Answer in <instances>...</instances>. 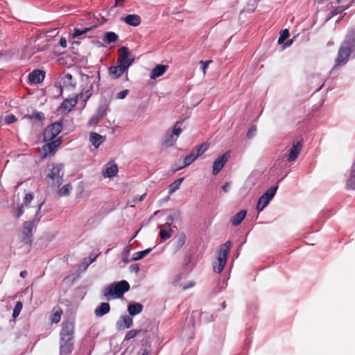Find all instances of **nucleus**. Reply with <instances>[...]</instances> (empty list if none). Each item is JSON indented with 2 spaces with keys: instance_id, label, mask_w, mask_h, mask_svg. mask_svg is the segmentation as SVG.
Here are the masks:
<instances>
[{
  "instance_id": "nucleus-40",
  "label": "nucleus",
  "mask_w": 355,
  "mask_h": 355,
  "mask_svg": "<svg viewBox=\"0 0 355 355\" xmlns=\"http://www.w3.org/2000/svg\"><path fill=\"white\" fill-rule=\"evenodd\" d=\"M171 228H168V230H167L166 228H164L163 226H160V232H159V236L162 240L166 241V239H169L171 236Z\"/></svg>"
},
{
  "instance_id": "nucleus-57",
  "label": "nucleus",
  "mask_w": 355,
  "mask_h": 355,
  "mask_svg": "<svg viewBox=\"0 0 355 355\" xmlns=\"http://www.w3.org/2000/svg\"><path fill=\"white\" fill-rule=\"evenodd\" d=\"M229 187H230V184L228 182H226L223 187H222V189L225 191V192H227L229 191Z\"/></svg>"
},
{
  "instance_id": "nucleus-34",
  "label": "nucleus",
  "mask_w": 355,
  "mask_h": 355,
  "mask_svg": "<svg viewBox=\"0 0 355 355\" xmlns=\"http://www.w3.org/2000/svg\"><path fill=\"white\" fill-rule=\"evenodd\" d=\"M175 246L178 250H180L185 243L186 236L184 234H179L174 238Z\"/></svg>"
},
{
  "instance_id": "nucleus-16",
  "label": "nucleus",
  "mask_w": 355,
  "mask_h": 355,
  "mask_svg": "<svg viewBox=\"0 0 355 355\" xmlns=\"http://www.w3.org/2000/svg\"><path fill=\"white\" fill-rule=\"evenodd\" d=\"M78 96L73 98H66L59 107V110L69 113L76 105L78 101Z\"/></svg>"
},
{
  "instance_id": "nucleus-41",
  "label": "nucleus",
  "mask_w": 355,
  "mask_h": 355,
  "mask_svg": "<svg viewBox=\"0 0 355 355\" xmlns=\"http://www.w3.org/2000/svg\"><path fill=\"white\" fill-rule=\"evenodd\" d=\"M24 118H27L29 120L37 119L38 121H42L44 119V114L42 112L35 111L31 115H25Z\"/></svg>"
},
{
  "instance_id": "nucleus-25",
  "label": "nucleus",
  "mask_w": 355,
  "mask_h": 355,
  "mask_svg": "<svg viewBox=\"0 0 355 355\" xmlns=\"http://www.w3.org/2000/svg\"><path fill=\"white\" fill-rule=\"evenodd\" d=\"M110 310V306L109 303L103 302L100 304L99 306H98L95 309L94 313L97 317H102L104 315L109 313Z\"/></svg>"
},
{
  "instance_id": "nucleus-12",
  "label": "nucleus",
  "mask_w": 355,
  "mask_h": 355,
  "mask_svg": "<svg viewBox=\"0 0 355 355\" xmlns=\"http://www.w3.org/2000/svg\"><path fill=\"white\" fill-rule=\"evenodd\" d=\"M230 157V153L227 151L214 162L212 173L214 175H216L222 170Z\"/></svg>"
},
{
  "instance_id": "nucleus-32",
  "label": "nucleus",
  "mask_w": 355,
  "mask_h": 355,
  "mask_svg": "<svg viewBox=\"0 0 355 355\" xmlns=\"http://www.w3.org/2000/svg\"><path fill=\"white\" fill-rule=\"evenodd\" d=\"M63 83L66 87L74 88L76 85V81L74 80L71 74L67 73L63 78Z\"/></svg>"
},
{
  "instance_id": "nucleus-45",
  "label": "nucleus",
  "mask_w": 355,
  "mask_h": 355,
  "mask_svg": "<svg viewBox=\"0 0 355 355\" xmlns=\"http://www.w3.org/2000/svg\"><path fill=\"white\" fill-rule=\"evenodd\" d=\"M105 115V112L104 110H99L98 112V114L97 115L92 118L91 121L94 123H98L103 117Z\"/></svg>"
},
{
  "instance_id": "nucleus-47",
  "label": "nucleus",
  "mask_w": 355,
  "mask_h": 355,
  "mask_svg": "<svg viewBox=\"0 0 355 355\" xmlns=\"http://www.w3.org/2000/svg\"><path fill=\"white\" fill-rule=\"evenodd\" d=\"M211 62H212V60H206V61H202V60H201V61L200 62V68H201V69L202 70L204 75L206 73V70H207V67H208L209 64L210 63H211Z\"/></svg>"
},
{
  "instance_id": "nucleus-2",
  "label": "nucleus",
  "mask_w": 355,
  "mask_h": 355,
  "mask_svg": "<svg viewBox=\"0 0 355 355\" xmlns=\"http://www.w3.org/2000/svg\"><path fill=\"white\" fill-rule=\"evenodd\" d=\"M46 179L49 184L58 187L63 182L64 166L62 164H51L49 166Z\"/></svg>"
},
{
  "instance_id": "nucleus-35",
  "label": "nucleus",
  "mask_w": 355,
  "mask_h": 355,
  "mask_svg": "<svg viewBox=\"0 0 355 355\" xmlns=\"http://www.w3.org/2000/svg\"><path fill=\"white\" fill-rule=\"evenodd\" d=\"M184 178H180L178 180H175L173 182H172L168 187V192L169 193H173L175 191H176L180 187L182 182H183Z\"/></svg>"
},
{
  "instance_id": "nucleus-22",
  "label": "nucleus",
  "mask_w": 355,
  "mask_h": 355,
  "mask_svg": "<svg viewBox=\"0 0 355 355\" xmlns=\"http://www.w3.org/2000/svg\"><path fill=\"white\" fill-rule=\"evenodd\" d=\"M168 68V65L158 64L151 71L150 78L155 79L162 76Z\"/></svg>"
},
{
  "instance_id": "nucleus-4",
  "label": "nucleus",
  "mask_w": 355,
  "mask_h": 355,
  "mask_svg": "<svg viewBox=\"0 0 355 355\" xmlns=\"http://www.w3.org/2000/svg\"><path fill=\"white\" fill-rule=\"evenodd\" d=\"M183 121H177L172 131H168L162 139V144L166 147L173 146L182 132L181 125Z\"/></svg>"
},
{
  "instance_id": "nucleus-38",
  "label": "nucleus",
  "mask_w": 355,
  "mask_h": 355,
  "mask_svg": "<svg viewBox=\"0 0 355 355\" xmlns=\"http://www.w3.org/2000/svg\"><path fill=\"white\" fill-rule=\"evenodd\" d=\"M152 248H148L143 251L137 252L134 253L132 256V259L135 261L140 260L143 259L144 257H146L148 254H149Z\"/></svg>"
},
{
  "instance_id": "nucleus-50",
  "label": "nucleus",
  "mask_w": 355,
  "mask_h": 355,
  "mask_svg": "<svg viewBox=\"0 0 355 355\" xmlns=\"http://www.w3.org/2000/svg\"><path fill=\"white\" fill-rule=\"evenodd\" d=\"M33 198V196L31 193L26 194L25 197L24 198L22 205L27 206L32 201Z\"/></svg>"
},
{
  "instance_id": "nucleus-20",
  "label": "nucleus",
  "mask_w": 355,
  "mask_h": 355,
  "mask_svg": "<svg viewBox=\"0 0 355 355\" xmlns=\"http://www.w3.org/2000/svg\"><path fill=\"white\" fill-rule=\"evenodd\" d=\"M342 44L355 50V28L350 29Z\"/></svg>"
},
{
  "instance_id": "nucleus-51",
  "label": "nucleus",
  "mask_w": 355,
  "mask_h": 355,
  "mask_svg": "<svg viewBox=\"0 0 355 355\" xmlns=\"http://www.w3.org/2000/svg\"><path fill=\"white\" fill-rule=\"evenodd\" d=\"M128 94H129V90L128 89H124V90L119 92L117 94V96L116 97H117L118 99H123V98H125L127 96V95Z\"/></svg>"
},
{
  "instance_id": "nucleus-63",
  "label": "nucleus",
  "mask_w": 355,
  "mask_h": 355,
  "mask_svg": "<svg viewBox=\"0 0 355 355\" xmlns=\"http://www.w3.org/2000/svg\"><path fill=\"white\" fill-rule=\"evenodd\" d=\"M41 206H42V205H40V206H39V210L40 209Z\"/></svg>"
},
{
  "instance_id": "nucleus-48",
  "label": "nucleus",
  "mask_w": 355,
  "mask_h": 355,
  "mask_svg": "<svg viewBox=\"0 0 355 355\" xmlns=\"http://www.w3.org/2000/svg\"><path fill=\"white\" fill-rule=\"evenodd\" d=\"M5 122L7 123V124H11L14 122H15L17 121V119L15 117V115L13 114H9V115H7L6 117H5V119H4Z\"/></svg>"
},
{
  "instance_id": "nucleus-33",
  "label": "nucleus",
  "mask_w": 355,
  "mask_h": 355,
  "mask_svg": "<svg viewBox=\"0 0 355 355\" xmlns=\"http://www.w3.org/2000/svg\"><path fill=\"white\" fill-rule=\"evenodd\" d=\"M62 311L60 307L54 308L53 313L51 316V320L53 323H58L61 320Z\"/></svg>"
},
{
  "instance_id": "nucleus-46",
  "label": "nucleus",
  "mask_w": 355,
  "mask_h": 355,
  "mask_svg": "<svg viewBox=\"0 0 355 355\" xmlns=\"http://www.w3.org/2000/svg\"><path fill=\"white\" fill-rule=\"evenodd\" d=\"M24 213V205H21L14 209V215L17 218H19Z\"/></svg>"
},
{
  "instance_id": "nucleus-52",
  "label": "nucleus",
  "mask_w": 355,
  "mask_h": 355,
  "mask_svg": "<svg viewBox=\"0 0 355 355\" xmlns=\"http://www.w3.org/2000/svg\"><path fill=\"white\" fill-rule=\"evenodd\" d=\"M139 269H140L139 266L137 263L132 264L130 266V270L132 272L137 273L139 272Z\"/></svg>"
},
{
  "instance_id": "nucleus-43",
  "label": "nucleus",
  "mask_w": 355,
  "mask_h": 355,
  "mask_svg": "<svg viewBox=\"0 0 355 355\" xmlns=\"http://www.w3.org/2000/svg\"><path fill=\"white\" fill-rule=\"evenodd\" d=\"M23 308V304L21 301H19L16 303L15 306L13 309L12 317L15 319L19 315L21 309Z\"/></svg>"
},
{
  "instance_id": "nucleus-23",
  "label": "nucleus",
  "mask_w": 355,
  "mask_h": 355,
  "mask_svg": "<svg viewBox=\"0 0 355 355\" xmlns=\"http://www.w3.org/2000/svg\"><path fill=\"white\" fill-rule=\"evenodd\" d=\"M143 310V305L139 302H132L128 306V311L130 315L140 313Z\"/></svg>"
},
{
  "instance_id": "nucleus-54",
  "label": "nucleus",
  "mask_w": 355,
  "mask_h": 355,
  "mask_svg": "<svg viewBox=\"0 0 355 355\" xmlns=\"http://www.w3.org/2000/svg\"><path fill=\"white\" fill-rule=\"evenodd\" d=\"M173 222V218L171 216H169L168 218H167V220H166V224L164 225V226H166L167 228H170L172 223Z\"/></svg>"
},
{
  "instance_id": "nucleus-59",
  "label": "nucleus",
  "mask_w": 355,
  "mask_h": 355,
  "mask_svg": "<svg viewBox=\"0 0 355 355\" xmlns=\"http://www.w3.org/2000/svg\"><path fill=\"white\" fill-rule=\"evenodd\" d=\"M27 272L26 270H23L20 272V277L22 278H25L27 276Z\"/></svg>"
},
{
  "instance_id": "nucleus-60",
  "label": "nucleus",
  "mask_w": 355,
  "mask_h": 355,
  "mask_svg": "<svg viewBox=\"0 0 355 355\" xmlns=\"http://www.w3.org/2000/svg\"><path fill=\"white\" fill-rule=\"evenodd\" d=\"M180 275L177 276V279L173 282V284L176 286L178 283V282L180 280Z\"/></svg>"
},
{
  "instance_id": "nucleus-42",
  "label": "nucleus",
  "mask_w": 355,
  "mask_h": 355,
  "mask_svg": "<svg viewBox=\"0 0 355 355\" xmlns=\"http://www.w3.org/2000/svg\"><path fill=\"white\" fill-rule=\"evenodd\" d=\"M352 6V3L347 5L346 6H338L331 12V16H335L338 14H341L344 10H347Z\"/></svg>"
},
{
  "instance_id": "nucleus-64",
  "label": "nucleus",
  "mask_w": 355,
  "mask_h": 355,
  "mask_svg": "<svg viewBox=\"0 0 355 355\" xmlns=\"http://www.w3.org/2000/svg\"><path fill=\"white\" fill-rule=\"evenodd\" d=\"M183 355H189L188 353L185 354H183Z\"/></svg>"
},
{
  "instance_id": "nucleus-36",
  "label": "nucleus",
  "mask_w": 355,
  "mask_h": 355,
  "mask_svg": "<svg viewBox=\"0 0 355 355\" xmlns=\"http://www.w3.org/2000/svg\"><path fill=\"white\" fill-rule=\"evenodd\" d=\"M92 87L93 86L91 85L89 89L83 90L78 96L80 100L86 103L92 94Z\"/></svg>"
},
{
  "instance_id": "nucleus-30",
  "label": "nucleus",
  "mask_w": 355,
  "mask_h": 355,
  "mask_svg": "<svg viewBox=\"0 0 355 355\" xmlns=\"http://www.w3.org/2000/svg\"><path fill=\"white\" fill-rule=\"evenodd\" d=\"M148 331L146 329H132L127 332L124 338V340H130L134 338H135L137 335L141 333H146Z\"/></svg>"
},
{
  "instance_id": "nucleus-7",
  "label": "nucleus",
  "mask_w": 355,
  "mask_h": 355,
  "mask_svg": "<svg viewBox=\"0 0 355 355\" xmlns=\"http://www.w3.org/2000/svg\"><path fill=\"white\" fill-rule=\"evenodd\" d=\"M39 220V219H34L32 221H26L23 224V227L21 231V241L27 244H31L33 236V229L35 225V222Z\"/></svg>"
},
{
  "instance_id": "nucleus-44",
  "label": "nucleus",
  "mask_w": 355,
  "mask_h": 355,
  "mask_svg": "<svg viewBox=\"0 0 355 355\" xmlns=\"http://www.w3.org/2000/svg\"><path fill=\"white\" fill-rule=\"evenodd\" d=\"M289 31L288 29H284L280 32V36L278 39V43L282 44L284 42V41L288 37Z\"/></svg>"
},
{
  "instance_id": "nucleus-9",
  "label": "nucleus",
  "mask_w": 355,
  "mask_h": 355,
  "mask_svg": "<svg viewBox=\"0 0 355 355\" xmlns=\"http://www.w3.org/2000/svg\"><path fill=\"white\" fill-rule=\"evenodd\" d=\"M303 139H297L293 141L292 143V146L288 150V154L286 157V160L288 162H293L297 159L299 155L301 153L303 147Z\"/></svg>"
},
{
  "instance_id": "nucleus-31",
  "label": "nucleus",
  "mask_w": 355,
  "mask_h": 355,
  "mask_svg": "<svg viewBox=\"0 0 355 355\" xmlns=\"http://www.w3.org/2000/svg\"><path fill=\"white\" fill-rule=\"evenodd\" d=\"M119 39V36L114 32H106L105 33L103 41L107 44H111L116 42Z\"/></svg>"
},
{
  "instance_id": "nucleus-19",
  "label": "nucleus",
  "mask_w": 355,
  "mask_h": 355,
  "mask_svg": "<svg viewBox=\"0 0 355 355\" xmlns=\"http://www.w3.org/2000/svg\"><path fill=\"white\" fill-rule=\"evenodd\" d=\"M125 24L132 26H137L140 25L141 19L139 15L136 14H130L125 16L121 19Z\"/></svg>"
},
{
  "instance_id": "nucleus-11",
  "label": "nucleus",
  "mask_w": 355,
  "mask_h": 355,
  "mask_svg": "<svg viewBox=\"0 0 355 355\" xmlns=\"http://www.w3.org/2000/svg\"><path fill=\"white\" fill-rule=\"evenodd\" d=\"M119 57L116 61L117 64L127 66L128 68L134 62V58H129L130 53L126 46H122L118 50Z\"/></svg>"
},
{
  "instance_id": "nucleus-18",
  "label": "nucleus",
  "mask_w": 355,
  "mask_h": 355,
  "mask_svg": "<svg viewBox=\"0 0 355 355\" xmlns=\"http://www.w3.org/2000/svg\"><path fill=\"white\" fill-rule=\"evenodd\" d=\"M73 340H60V355H69L73 349Z\"/></svg>"
},
{
  "instance_id": "nucleus-3",
  "label": "nucleus",
  "mask_w": 355,
  "mask_h": 355,
  "mask_svg": "<svg viewBox=\"0 0 355 355\" xmlns=\"http://www.w3.org/2000/svg\"><path fill=\"white\" fill-rule=\"evenodd\" d=\"M231 247V241H227L221 245L218 250L217 261L214 263L213 268L215 272L220 273L227 262V258Z\"/></svg>"
},
{
  "instance_id": "nucleus-37",
  "label": "nucleus",
  "mask_w": 355,
  "mask_h": 355,
  "mask_svg": "<svg viewBox=\"0 0 355 355\" xmlns=\"http://www.w3.org/2000/svg\"><path fill=\"white\" fill-rule=\"evenodd\" d=\"M72 189V186L70 184H67L62 186L58 191L59 196H69Z\"/></svg>"
},
{
  "instance_id": "nucleus-26",
  "label": "nucleus",
  "mask_w": 355,
  "mask_h": 355,
  "mask_svg": "<svg viewBox=\"0 0 355 355\" xmlns=\"http://www.w3.org/2000/svg\"><path fill=\"white\" fill-rule=\"evenodd\" d=\"M246 214H247L246 210L243 209V210H241L237 214H236L234 216H233L230 220L232 225H234V226L239 225L243 220V219L246 216Z\"/></svg>"
},
{
  "instance_id": "nucleus-53",
  "label": "nucleus",
  "mask_w": 355,
  "mask_h": 355,
  "mask_svg": "<svg viewBox=\"0 0 355 355\" xmlns=\"http://www.w3.org/2000/svg\"><path fill=\"white\" fill-rule=\"evenodd\" d=\"M97 257H98V254L94 255L93 254H91L89 255V260L86 262V266H88L89 264L93 263L95 261V259H96Z\"/></svg>"
},
{
  "instance_id": "nucleus-55",
  "label": "nucleus",
  "mask_w": 355,
  "mask_h": 355,
  "mask_svg": "<svg viewBox=\"0 0 355 355\" xmlns=\"http://www.w3.org/2000/svg\"><path fill=\"white\" fill-rule=\"evenodd\" d=\"M195 283L193 282H189L188 283H187L186 284H184V286H182V289L183 290H187L189 288H191L194 286Z\"/></svg>"
},
{
  "instance_id": "nucleus-1",
  "label": "nucleus",
  "mask_w": 355,
  "mask_h": 355,
  "mask_svg": "<svg viewBox=\"0 0 355 355\" xmlns=\"http://www.w3.org/2000/svg\"><path fill=\"white\" fill-rule=\"evenodd\" d=\"M130 289V284L125 280L114 282L103 291V296L107 300L112 298H120Z\"/></svg>"
},
{
  "instance_id": "nucleus-49",
  "label": "nucleus",
  "mask_w": 355,
  "mask_h": 355,
  "mask_svg": "<svg viewBox=\"0 0 355 355\" xmlns=\"http://www.w3.org/2000/svg\"><path fill=\"white\" fill-rule=\"evenodd\" d=\"M256 131L257 128L255 125H252V127H250L247 132V137L248 139L252 138L254 136Z\"/></svg>"
},
{
  "instance_id": "nucleus-27",
  "label": "nucleus",
  "mask_w": 355,
  "mask_h": 355,
  "mask_svg": "<svg viewBox=\"0 0 355 355\" xmlns=\"http://www.w3.org/2000/svg\"><path fill=\"white\" fill-rule=\"evenodd\" d=\"M209 147V144L207 142H204L200 146L194 147L191 151H194V155L198 158L206 152Z\"/></svg>"
},
{
  "instance_id": "nucleus-10",
  "label": "nucleus",
  "mask_w": 355,
  "mask_h": 355,
  "mask_svg": "<svg viewBox=\"0 0 355 355\" xmlns=\"http://www.w3.org/2000/svg\"><path fill=\"white\" fill-rule=\"evenodd\" d=\"M74 334V324L70 322H63L60 330V340H73Z\"/></svg>"
},
{
  "instance_id": "nucleus-15",
  "label": "nucleus",
  "mask_w": 355,
  "mask_h": 355,
  "mask_svg": "<svg viewBox=\"0 0 355 355\" xmlns=\"http://www.w3.org/2000/svg\"><path fill=\"white\" fill-rule=\"evenodd\" d=\"M128 69L127 66L117 64L116 66H111L108 71L112 78L117 79L121 77Z\"/></svg>"
},
{
  "instance_id": "nucleus-56",
  "label": "nucleus",
  "mask_w": 355,
  "mask_h": 355,
  "mask_svg": "<svg viewBox=\"0 0 355 355\" xmlns=\"http://www.w3.org/2000/svg\"><path fill=\"white\" fill-rule=\"evenodd\" d=\"M60 45L63 47V48H65L67 47V40H66V38L65 37H61L60 40Z\"/></svg>"
},
{
  "instance_id": "nucleus-62",
  "label": "nucleus",
  "mask_w": 355,
  "mask_h": 355,
  "mask_svg": "<svg viewBox=\"0 0 355 355\" xmlns=\"http://www.w3.org/2000/svg\"><path fill=\"white\" fill-rule=\"evenodd\" d=\"M146 194H144L142 196H141L139 200L141 201L144 198V197L145 196Z\"/></svg>"
},
{
  "instance_id": "nucleus-8",
  "label": "nucleus",
  "mask_w": 355,
  "mask_h": 355,
  "mask_svg": "<svg viewBox=\"0 0 355 355\" xmlns=\"http://www.w3.org/2000/svg\"><path fill=\"white\" fill-rule=\"evenodd\" d=\"M62 128V124L59 122L48 125L44 131V140L46 141L55 140L54 139L61 132Z\"/></svg>"
},
{
  "instance_id": "nucleus-6",
  "label": "nucleus",
  "mask_w": 355,
  "mask_h": 355,
  "mask_svg": "<svg viewBox=\"0 0 355 355\" xmlns=\"http://www.w3.org/2000/svg\"><path fill=\"white\" fill-rule=\"evenodd\" d=\"M277 187H271L269 188L259 199L257 205V210L260 212L261 211L273 198Z\"/></svg>"
},
{
  "instance_id": "nucleus-13",
  "label": "nucleus",
  "mask_w": 355,
  "mask_h": 355,
  "mask_svg": "<svg viewBox=\"0 0 355 355\" xmlns=\"http://www.w3.org/2000/svg\"><path fill=\"white\" fill-rule=\"evenodd\" d=\"M49 141V143H46L42 146V157H46L49 155L54 154L62 143V141L60 138Z\"/></svg>"
},
{
  "instance_id": "nucleus-24",
  "label": "nucleus",
  "mask_w": 355,
  "mask_h": 355,
  "mask_svg": "<svg viewBox=\"0 0 355 355\" xmlns=\"http://www.w3.org/2000/svg\"><path fill=\"white\" fill-rule=\"evenodd\" d=\"M89 141L95 148L99 146L105 141V137L96 132H91L89 135Z\"/></svg>"
},
{
  "instance_id": "nucleus-5",
  "label": "nucleus",
  "mask_w": 355,
  "mask_h": 355,
  "mask_svg": "<svg viewBox=\"0 0 355 355\" xmlns=\"http://www.w3.org/2000/svg\"><path fill=\"white\" fill-rule=\"evenodd\" d=\"M354 51H355V50H352L350 47L341 44L338 52L337 58L335 60V64L333 67L332 70L335 69L339 66L345 65L348 62L350 54Z\"/></svg>"
},
{
  "instance_id": "nucleus-28",
  "label": "nucleus",
  "mask_w": 355,
  "mask_h": 355,
  "mask_svg": "<svg viewBox=\"0 0 355 355\" xmlns=\"http://www.w3.org/2000/svg\"><path fill=\"white\" fill-rule=\"evenodd\" d=\"M346 186L347 189H355V162L352 164L350 175L347 180Z\"/></svg>"
},
{
  "instance_id": "nucleus-58",
  "label": "nucleus",
  "mask_w": 355,
  "mask_h": 355,
  "mask_svg": "<svg viewBox=\"0 0 355 355\" xmlns=\"http://www.w3.org/2000/svg\"><path fill=\"white\" fill-rule=\"evenodd\" d=\"M124 1H125V0H115L114 6H123Z\"/></svg>"
},
{
  "instance_id": "nucleus-29",
  "label": "nucleus",
  "mask_w": 355,
  "mask_h": 355,
  "mask_svg": "<svg viewBox=\"0 0 355 355\" xmlns=\"http://www.w3.org/2000/svg\"><path fill=\"white\" fill-rule=\"evenodd\" d=\"M196 157L194 155V151H191V153L187 155L184 158V160H183V165L180 166L179 168L175 169L174 171H177L178 170H180L186 166H189L190 164H191L196 159Z\"/></svg>"
},
{
  "instance_id": "nucleus-61",
  "label": "nucleus",
  "mask_w": 355,
  "mask_h": 355,
  "mask_svg": "<svg viewBox=\"0 0 355 355\" xmlns=\"http://www.w3.org/2000/svg\"><path fill=\"white\" fill-rule=\"evenodd\" d=\"M148 354H149V353H148V350L145 349L141 355H148Z\"/></svg>"
},
{
  "instance_id": "nucleus-39",
  "label": "nucleus",
  "mask_w": 355,
  "mask_h": 355,
  "mask_svg": "<svg viewBox=\"0 0 355 355\" xmlns=\"http://www.w3.org/2000/svg\"><path fill=\"white\" fill-rule=\"evenodd\" d=\"M93 28L92 26L85 28L83 29H79L77 28H75L73 29V32L72 34L73 38H76L83 34H86L87 33L89 32Z\"/></svg>"
},
{
  "instance_id": "nucleus-14",
  "label": "nucleus",
  "mask_w": 355,
  "mask_h": 355,
  "mask_svg": "<svg viewBox=\"0 0 355 355\" xmlns=\"http://www.w3.org/2000/svg\"><path fill=\"white\" fill-rule=\"evenodd\" d=\"M45 71L35 69L28 74V83L30 85H37L43 82L45 78Z\"/></svg>"
},
{
  "instance_id": "nucleus-21",
  "label": "nucleus",
  "mask_w": 355,
  "mask_h": 355,
  "mask_svg": "<svg viewBox=\"0 0 355 355\" xmlns=\"http://www.w3.org/2000/svg\"><path fill=\"white\" fill-rule=\"evenodd\" d=\"M118 172V166L116 164L109 162L106 168L103 171V175L105 178H112L116 175Z\"/></svg>"
},
{
  "instance_id": "nucleus-17",
  "label": "nucleus",
  "mask_w": 355,
  "mask_h": 355,
  "mask_svg": "<svg viewBox=\"0 0 355 355\" xmlns=\"http://www.w3.org/2000/svg\"><path fill=\"white\" fill-rule=\"evenodd\" d=\"M133 324L132 318L129 315H124L120 317L116 322V328L119 330L129 329Z\"/></svg>"
}]
</instances>
